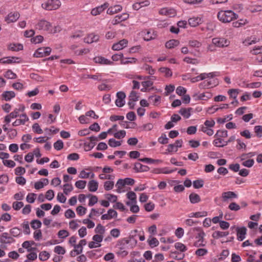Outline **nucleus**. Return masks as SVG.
<instances>
[{"mask_svg": "<svg viewBox=\"0 0 262 262\" xmlns=\"http://www.w3.org/2000/svg\"><path fill=\"white\" fill-rule=\"evenodd\" d=\"M228 137V132L226 130H219L215 134V139L213 144L216 147H223L227 145L228 142L234 141L235 139L234 136L231 137L228 141L225 139Z\"/></svg>", "mask_w": 262, "mask_h": 262, "instance_id": "f257e3e1", "label": "nucleus"}, {"mask_svg": "<svg viewBox=\"0 0 262 262\" xmlns=\"http://www.w3.org/2000/svg\"><path fill=\"white\" fill-rule=\"evenodd\" d=\"M217 17L222 23H228L237 19L238 15L232 10H221L217 13Z\"/></svg>", "mask_w": 262, "mask_h": 262, "instance_id": "f03ea898", "label": "nucleus"}, {"mask_svg": "<svg viewBox=\"0 0 262 262\" xmlns=\"http://www.w3.org/2000/svg\"><path fill=\"white\" fill-rule=\"evenodd\" d=\"M61 5V3L59 0H47L41 4V7L46 10L52 11L58 9Z\"/></svg>", "mask_w": 262, "mask_h": 262, "instance_id": "7ed1b4c3", "label": "nucleus"}, {"mask_svg": "<svg viewBox=\"0 0 262 262\" xmlns=\"http://www.w3.org/2000/svg\"><path fill=\"white\" fill-rule=\"evenodd\" d=\"M51 27H52V24L49 21L44 19L37 20L35 24L36 29L46 31L49 33L51 30Z\"/></svg>", "mask_w": 262, "mask_h": 262, "instance_id": "20e7f679", "label": "nucleus"}, {"mask_svg": "<svg viewBox=\"0 0 262 262\" xmlns=\"http://www.w3.org/2000/svg\"><path fill=\"white\" fill-rule=\"evenodd\" d=\"M33 241H25L22 244V247L25 251L29 253L27 255L28 259L25 262H33Z\"/></svg>", "mask_w": 262, "mask_h": 262, "instance_id": "39448f33", "label": "nucleus"}, {"mask_svg": "<svg viewBox=\"0 0 262 262\" xmlns=\"http://www.w3.org/2000/svg\"><path fill=\"white\" fill-rule=\"evenodd\" d=\"M212 43L216 47L225 48L228 47L230 41L224 37H215L212 39Z\"/></svg>", "mask_w": 262, "mask_h": 262, "instance_id": "423d86ee", "label": "nucleus"}, {"mask_svg": "<svg viewBox=\"0 0 262 262\" xmlns=\"http://www.w3.org/2000/svg\"><path fill=\"white\" fill-rule=\"evenodd\" d=\"M98 142V138L96 137H91L85 140L80 141L79 145H84V147H94Z\"/></svg>", "mask_w": 262, "mask_h": 262, "instance_id": "0eeeda50", "label": "nucleus"}, {"mask_svg": "<svg viewBox=\"0 0 262 262\" xmlns=\"http://www.w3.org/2000/svg\"><path fill=\"white\" fill-rule=\"evenodd\" d=\"M52 49L50 47L39 48L34 53V56L36 57H42L50 54Z\"/></svg>", "mask_w": 262, "mask_h": 262, "instance_id": "6e6552de", "label": "nucleus"}, {"mask_svg": "<svg viewBox=\"0 0 262 262\" xmlns=\"http://www.w3.org/2000/svg\"><path fill=\"white\" fill-rule=\"evenodd\" d=\"M129 17V14L126 13H123L121 14L116 15L112 20V24L115 25L119 24L120 23L127 20Z\"/></svg>", "mask_w": 262, "mask_h": 262, "instance_id": "1a4fd4ad", "label": "nucleus"}, {"mask_svg": "<svg viewBox=\"0 0 262 262\" xmlns=\"http://www.w3.org/2000/svg\"><path fill=\"white\" fill-rule=\"evenodd\" d=\"M15 241L14 238L9 235L7 232L3 233L0 235V242L3 244H11Z\"/></svg>", "mask_w": 262, "mask_h": 262, "instance_id": "9d476101", "label": "nucleus"}, {"mask_svg": "<svg viewBox=\"0 0 262 262\" xmlns=\"http://www.w3.org/2000/svg\"><path fill=\"white\" fill-rule=\"evenodd\" d=\"M128 43L127 39H123L112 46V49L114 51H119L125 48Z\"/></svg>", "mask_w": 262, "mask_h": 262, "instance_id": "9b49d317", "label": "nucleus"}, {"mask_svg": "<svg viewBox=\"0 0 262 262\" xmlns=\"http://www.w3.org/2000/svg\"><path fill=\"white\" fill-rule=\"evenodd\" d=\"M125 94L123 92H119L117 93V99L115 101L116 105L118 107H122L125 104Z\"/></svg>", "mask_w": 262, "mask_h": 262, "instance_id": "f8f14e48", "label": "nucleus"}, {"mask_svg": "<svg viewBox=\"0 0 262 262\" xmlns=\"http://www.w3.org/2000/svg\"><path fill=\"white\" fill-rule=\"evenodd\" d=\"M199 232L196 238H199L197 242L195 243V246L196 247H203L205 246V244L204 243V237L205 235V233L202 230L197 229Z\"/></svg>", "mask_w": 262, "mask_h": 262, "instance_id": "ddd939ff", "label": "nucleus"}, {"mask_svg": "<svg viewBox=\"0 0 262 262\" xmlns=\"http://www.w3.org/2000/svg\"><path fill=\"white\" fill-rule=\"evenodd\" d=\"M108 6L107 3H104L101 6H98L95 8H93L91 11V14L94 16H96L100 14L103 11H104Z\"/></svg>", "mask_w": 262, "mask_h": 262, "instance_id": "4468645a", "label": "nucleus"}, {"mask_svg": "<svg viewBox=\"0 0 262 262\" xmlns=\"http://www.w3.org/2000/svg\"><path fill=\"white\" fill-rule=\"evenodd\" d=\"M95 63L104 65H113V62L102 56H97L94 58Z\"/></svg>", "mask_w": 262, "mask_h": 262, "instance_id": "2eb2a0df", "label": "nucleus"}, {"mask_svg": "<svg viewBox=\"0 0 262 262\" xmlns=\"http://www.w3.org/2000/svg\"><path fill=\"white\" fill-rule=\"evenodd\" d=\"M237 238L239 241H243L245 238L246 234L247 229L245 227H237Z\"/></svg>", "mask_w": 262, "mask_h": 262, "instance_id": "dca6fc26", "label": "nucleus"}, {"mask_svg": "<svg viewBox=\"0 0 262 262\" xmlns=\"http://www.w3.org/2000/svg\"><path fill=\"white\" fill-rule=\"evenodd\" d=\"M19 17V14L17 12H11L5 18V20L8 23L16 21Z\"/></svg>", "mask_w": 262, "mask_h": 262, "instance_id": "f3484780", "label": "nucleus"}, {"mask_svg": "<svg viewBox=\"0 0 262 262\" xmlns=\"http://www.w3.org/2000/svg\"><path fill=\"white\" fill-rule=\"evenodd\" d=\"M19 61V58L13 56L4 57L0 59V62L3 63H18Z\"/></svg>", "mask_w": 262, "mask_h": 262, "instance_id": "a211bd4d", "label": "nucleus"}, {"mask_svg": "<svg viewBox=\"0 0 262 262\" xmlns=\"http://www.w3.org/2000/svg\"><path fill=\"white\" fill-rule=\"evenodd\" d=\"M99 39V36L94 33L90 34L84 38V41L88 43H92L94 42H97Z\"/></svg>", "mask_w": 262, "mask_h": 262, "instance_id": "6ab92c4d", "label": "nucleus"}, {"mask_svg": "<svg viewBox=\"0 0 262 262\" xmlns=\"http://www.w3.org/2000/svg\"><path fill=\"white\" fill-rule=\"evenodd\" d=\"M122 9V7L120 5H115L110 7L107 10V13L108 14L113 15L121 11Z\"/></svg>", "mask_w": 262, "mask_h": 262, "instance_id": "aec40b11", "label": "nucleus"}, {"mask_svg": "<svg viewBox=\"0 0 262 262\" xmlns=\"http://www.w3.org/2000/svg\"><path fill=\"white\" fill-rule=\"evenodd\" d=\"M24 143L21 144L20 147H30V145L28 143L32 140V136L30 134L24 135L22 137Z\"/></svg>", "mask_w": 262, "mask_h": 262, "instance_id": "412c9836", "label": "nucleus"}, {"mask_svg": "<svg viewBox=\"0 0 262 262\" xmlns=\"http://www.w3.org/2000/svg\"><path fill=\"white\" fill-rule=\"evenodd\" d=\"M82 78H90L96 81H102V74L100 73H96L95 75L83 74L82 76Z\"/></svg>", "mask_w": 262, "mask_h": 262, "instance_id": "4be33fe9", "label": "nucleus"}, {"mask_svg": "<svg viewBox=\"0 0 262 262\" xmlns=\"http://www.w3.org/2000/svg\"><path fill=\"white\" fill-rule=\"evenodd\" d=\"M237 195L232 191L225 192L222 193V198L224 202L226 201L228 199L232 198H236Z\"/></svg>", "mask_w": 262, "mask_h": 262, "instance_id": "5701e85b", "label": "nucleus"}, {"mask_svg": "<svg viewBox=\"0 0 262 262\" xmlns=\"http://www.w3.org/2000/svg\"><path fill=\"white\" fill-rule=\"evenodd\" d=\"M143 38L144 40L149 41L154 39L157 37V34L154 32L151 33L150 31H146L144 32Z\"/></svg>", "mask_w": 262, "mask_h": 262, "instance_id": "b1692460", "label": "nucleus"}, {"mask_svg": "<svg viewBox=\"0 0 262 262\" xmlns=\"http://www.w3.org/2000/svg\"><path fill=\"white\" fill-rule=\"evenodd\" d=\"M180 41L177 39H171L167 41L165 43V47L167 49H172L179 46Z\"/></svg>", "mask_w": 262, "mask_h": 262, "instance_id": "393cba45", "label": "nucleus"}, {"mask_svg": "<svg viewBox=\"0 0 262 262\" xmlns=\"http://www.w3.org/2000/svg\"><path fill=\"white\" fill-rule=\"evenodd\" d=\"M192 108H182L179 111V113L184 117V118L187 119L189 118L191 115V111H192Z\"/></svg>", "mask_w": 262, "mask_h": 262, "instance_id": "a878e982", "label": "nucleus"}, {"mask_svg": "<svg viewBox=\"0 0 262 262\" xmlns=\"http://www.w3.org/2000/svg\"><path fill=\"white\" fill-rule=\"evenodd\" d=\"M49 184V180L48 179H42L41 181L36 182L34 184V187L36 189H39L43 187L45 185H47Z\"/></svg>", "mask_w": 262, "mask_h": 262, "instance_id": "bb28decb", "label": "nucleus"}, {"mask_svg": "<svg viewBox=\"0 0 262 262\" xmlns=\"http://www.w3.org/2000/svg\"><path fill=\"white\" fill-rule=\"evenodd\" d=\"M160 73H162L164 76L167 78L171 77L172 75V72L171 70L166 67H162L159 69Z\"/></svg>", "mask_w": 262, "mask_h": 262, "instance_id": "cd10ccee", "label": "nucleus"}, {"mask_svg": "<svg viewBox=\"0 0 262 262\" xmlns=\"http://www.w3.org/2000/svg\"><path fill=\"white\" fill-rule=\"evenodd\" d=\"M202 22V19L201 18L197 17H192L188 19V23L189 25L191 27H196L201 24Z\"/></svg>", "mask_w": 262, "mask_h": 262, "instance_id": "c85d7f7f", "label": "nucleus"}, {"mask_svg": "<svg viewBox=\"0 0 262 262\" xmlns=\"http://www.w3.org/2000/svg\"><path fill=\"white\" fill-rule=\"evenodd\" d=\"M11 236L14 237H18L21 235V230L17 227L11 228L9 231Z\"/></svg>", "mask_w": 262, "mask_h": 262, "instance_id": "c756f323", "label": "nucleus"}, {"mask_svg": "<svg viewBox=\"0 0 262 262\" xmlns=\"http://www.w3.org/2000/svg\"><path fill=\"white\" fill-rule=\"evenodd\" d=\"M159 13L161 14L167 16L174 15L176 14V12L174 9H168L166 8L161 9Z\"/></svg>", "mask_w": 262, "mask_h": 262, "instance_id": "7c9ffc66", "label": "nucleus"}, {"mask_svg": "<svg viewBox=\"0 0 262 262\" xmlns=\"http://www.w3.org/2000/svg\"><path fill=\"white\" fill-rule=\"evenodd\" d=\"M98 187V183L95 180H91L89 182L88 188L89 191L91 192L96 191Z\"/></svg>", "mask_w": 262, "mask_h": 262, "instance_id": "2f4dec72", "label": "nucleus"}, {"mask_svg": "<svg viewBox=\"0 0 262 262\" xmlns=\"http://www.w3.org/2000/svg\"><path fill=\"white\" fill-rule=\"evenodd\" d=\"M15 94L13 91H6L2 94L3 98L6 101H9L12 98H14Z\"/></svg>", "mask_w": 262, "mask_h": 262, "instance_id": "473e14b6", "label": "nucleus"}, {"mask_svg": "<svg viewBox=\"0 0 262 262\" xmlns=\"http://www.w3.org/2000/svg\"><path fill=\"white\" fill-rule=\"evenodd\" d=\"M189 198L190 202L192 204H195L201 201V198L200 196L195 193H190Z\"/></svg>", "mask_w": 262, "mask_h": 262, "instance_id": "72a5a7b5", "label": "nucleus"}, {"mask_svg": "<svg viewBox=\"0 0 262 262\" xmlns=\"http://www.w3.org/2000/svg\"><path fill=\"white\" fill-rule=\"evenodd\" d=\"M9 49L13 51H19L23 49V46L21 43H12L9 46Z\"/></svg>", "mask_w": 262, "mask_h": 262, "instance_id": "f704fd0d", "label": "nucleus"}, {"mask_svg": "<svg viewBox=\"0 0 262 262\" xmlns=\"http://www.w3.org/2000/svg\"><path fill=\"white\" fill-rule=\"evenodd\" d=\"M229 234L228 232H222L216 231L212 233V237L214 238L218 239L219 238L226 236Z\"/></svg>", "mask_w": 262, "mask_h": 262, "instance_id": "c9c22d12", "label": "nucleus"}, {"mask_svg": "<svg viewBox=\"0 0 262 262\" xmlns=\"http://www.w3.org/2000/svg\"><path fill=\"white\" fill-rule=\"evenodd\" d=\"M233 116L232 114H229L224 116V118H218L217 119V122L219 124H224L227 121H230L232 119Z\"/></svg>", "mask_w": 262, "mask_h": 262, "instance_id": "e433bc0d", "label": "nucleus"}, {"mask_svg": "<svg viewBox=\"0 0 262 262\" xmlns=\"http://www.w3.org/2000/svg\"><path fill=\"white\" fill-rule=\"evenodd\" d=\"M139 160L142 162H146L147 163H154V164H156L161 163L162 162V160H158V159L156 160V159H153L149 158H144L143 159H139Z\"/></svg>", "mask_w": 262, "mask_h": 262, "instance_id": "4c0bfd02", "label": "nucleus"}, {"mask_svg": "<svg viewBox=\"0 0 262 262\" xmlns=\"http://www.w3.org/2000/svg\"><path fill=\"white\" fill-rule=\"evenodd\" d=\"M137 61V59L135 58H123L121 60L122 64H128L135 63Z\"/></svg>", "mask_w": 262, "mask_h": 262, "instance_id": "58836bf2", "label": "nucleus"}, {"mask_svg": "<svg viewBox=\"0 0 262 262\" xmlns=\"http://www.w3.org/2000/svg\"><path fill=\"white\" fill-rule=\"evenodd\" d=\"M238 93V89H230L228 91V93L230 97L235 99L236 103H237L236 98L237 97Z\"/></svg>", "mask_w": 262, "mask_h": 262, "instance_id": "ea45409f", "label": "nucleus"}, {"mask_svg": "<svg viewBox=\"0 0 262 262\" xmlns=\"http://www.w3.org/2000/svg\"><path fill=\"white\" fill-rule=\"evenodd\" d=\"M141 84L143 88L141 89V91L145 92L148 88L152 85L153 82L150 80H147L142 82Z\"/></svg>", "mask_w": 262, "mask_h": 262, "instance_id": "a19ab883", "label": "nucleus"}, {"mask_svg": "<svg viewBox=\"0 0 262 262\" xmlns=\"http://www.w3.org/2000/svg\"><path fill=\"white\" fill-rule=\"evenodd\" d=\"M21 227L23 229V232L25 234H29L30 233V229L29 223L28 221H25L21 225Z\"/></svg>", "mask_w": 262, "mask_h": 262, "instance_id": "79ce46f5", "label": "nucleus"}, {"mask_svg": "<svg viewBox=\"0 0 262 262\" xmlns=\"http://www.w3.org/2000/svg\"><path fill=\"white\" fill-rule=\"evenodd\" d=\"M149 100H151L154 105H158L160 102L161 97L159 96H151L149 97Z\"/></svg>", "mask_w": 262, "mask_h": 262, "instance_id": "37998d69", "label": "nucleus"}, {"mask_svg": "<svg viewBox=\"0 0 262 262\" xmlns=\"http://www.w3.org/2000/svg\"><path fill=\"white\" fill-rule=\"evenodd\" d=\"M201 130L208 136H212L214 133L213 130L211 127L204 126V125L201 126Z\"/></svg>", "mask_w": 262, "mask_h": 262, "instance_id": "c03bdc74", "label": "nucleus"}, {"mask_svg": "<svg viewBox=\"0 0 262 262\" xmlns=\"http://www.w3.org/2000/svg\"><path fill=\"white\" fill-rule=\"evenodd\" d=\"M135 168L137 171H147L149 169V168L147 166L143 165L139 163L135 164Z\"/></svg>", "mask_w": 262, "mask_h": 262, "instance_id": "a18cd8bd", "label": "nucleus"}, {"mask_svg": "<svg viewBox=\"0 0 262 262\" xmlns=\"http://www.w3.org/2000/svg\"><path fill=\"white\" fill-rule=\"evenodd\" d=\"M174 247L177 250L182 252L187 250V247L183 244L180 242L176 243L174 244Z\"/></svg>", "mask_w": 262, "mask_h": 262, "instance_id": "49530a36", "label": "nucleus"}, {"mask_svg": "<svg viewBox=\"0 0 262 262\" xmlns=\"http://www.w3.org/2000/svg\"><path fill=\"white\" fill-rule=\"evenodd\" d=\"M105 229L104 227L100 224H98L95 229V232L97 233V234L103 235V234L105 233Z\"/></svg>", "mask_w": 262, "mask_h": 262, "instance_id": "de8ad7c7", "label": "nucleus"}, {"mask_svg": "<svg viewBox=\"0 0 262 262\" xmlns=\"http://www.w3.org/2000/svg\"><path fill=\"white\" fill-rule=\"evenodd\" d=\"M4 77L7 79H14L17 78L16 75L11 70H8L4 74Z\"/></svg>", "mask_w": 262, "mask_h": 262, "instance_id": "09e8293b", "label": "nucleus"}, {"mask_svg": "<svg viewBox=\"0 0 262 262\" xmlns=\"http://www.w3.org/2000/svg\"><path fill=\"white\" fill-rule=\"evenodd\" d=\"M25 107L23 106L21 108L17 109L16 108L13 112H11L8 116L11 118H15L19 116V113L20 111H23Z\"/></svg>", "mask_w": 262, "mask_h": 262, "instance_id": "8fccbe9b", "label": "nucleus"}, {"mask_svg": "<svg viewBox=\"0 0 262 262\" xmlns=\"http://www.w3.org/2000/svg\"><path fill=\"white\" fill-rule=\"evenodd\" d=\"M88 196L90 198L89 202V206H92L97 203L98 198L96 195L89 194Z\"/></svg>", "mask_w": 262, "mask_h": 262, "instance_id": "3c124183", "label": "nucleus"}, {"mask_svg": "<svg viewBox=\"0 0 262 262\" xmlns=\"http://www.w3.org/2000/svg\"><path fill=\"white\" fill-rule=\"evenodd\" d=\"M108 144L111 147H116L120 146L121 144L120 141H116L115 139L112 138L109 140Z\"/></svg>", "mask_w": 262, "mask_h": 262, "instance_id": "603ef678", "label": "nucleus"}, {"mask_svg": "<svg viewBox=\"0 0 262 262\" xmlns=\"http://www.w3.org/2000/svg\"><path fill=\"white\" fill-rule=\"evenodd\" d=\"M73 189V187L71 184H66L63 185V192L68 195Z\"/></svg>", "mask_w": 262, "mask_h": 262, "instance_id": "864d4df0", "label": "nucleus"}, {"mask_svg": "<svg viewBox=\"0 0 262 262\" xmlns=\"http://www.w3.org/2000/svg\"><path fill=\"white\" fill-rule=\"evenodd\" d=\"M114 183L113 181H107L104 184V188L105 190L108 191L112 189L114 187Z\"/></svg>", "mask_w": 262, "mask_h": 262, "instance_id": "5fc2aeb1", "label": "nucleus"}, {"mask_svg": "<svg viewBox=\"0 0 262 262\" xmlns=\"http://www.w3.org/2000/svg\"><path fill=\"white\" fill-rule=\"evenodd\" d=\"M189 45L192 48H198L202 46V43L196 40H191L189 41Z\"/></svg>", "mask_w": 262, "mask_h": 262, "instance_id": "6e6d98bb", "label": "nucleus"}, {"mask_svg": "<svg viewBox=\"0 0 262 262\" xmlns=\"http://www.w3.org/2000/svg\"><path fill=\"white\" fill-rule=\"evenodd\" d=\"M251 53L253 55L262 54V46H255L251 50Z\"/></svg>", "mask_w": 262, "mask_h": 262, "instance_id": "4d7b16f0", "label": "nucleus"}, {"mask_svg": "<svg viewBox=\"0 0 262 262\" xmlns=\"http://www.w3.org/2000/svg\"><path fill=\"white\" fill-rule=\"evenodd\" d=\"M98 89L99 91H110L112 89V86L110 85L106 84L105 83H102L98 85Z\"/></svg>", "mask_w": 262, "mask_h": 262, "instance_id": "13d9d810", "label": "nucleus"}, {"mask_svg": "<svg viewBox=\"0 0 262 262\" xmlns=\"http://www.w3.org/2000/svg\"><path fill=\"white\" fill-rule=\"evenodd\" d=\"M204 181L202 180H197L193 182V186L195 189H199L203 186Z\"/></svg>", "mask_w": 262, "mask_h": 262, "instance_id": "bf43d9fd", "label": "nucleus"}, {"mask_svg": "<svg viewBox=\"0 0 262 262\" xmlns=\"http://www.w3.org/2000/svg\"><path fill=\"white\" fill-rule=\"evenodd\" d=\"M209 86V88H213L218 84V82L216 79H208L206 80Z\"/></svg>", "mask_w": 262, "mask_h": 262, "instance_id": "052dcab7", "label": "nucleus"}, {"mask_svg": "<svg viewBox=\"0 0 262 262\" xmlns=\"http://www.w3.org/2000/svg\"><path fill=\"white\" fill-rule=\"evenodd\" d=\"M86 182L83 180H79L75 183V186L79 189H84L86 186Z\"/></svg>", "mask_w": 262, "mask_h": 262, "instance_id": "680f3d73", "label": "nucleus"}, {"mask_svg": "<svg viewBox=\"0 0 262 262\" xmlns=\"http://www.w3.org/2000/svg\"><path fill=\"white\" fill-rule=\"evenodd\" d=\"M127 198L130 200L133 203H136V194L133 191H129L127 194Z\"/></svg>", "mask_w": 262, "mask_h": 262, "instance_id": "e2e57ef3", "label": "nucleus"}, {"mask_svg": "<svg viewBox=\"0 0 262 262\" xmlns=\"http://www.w3.org/2000/svg\"><path fill=\"white\" fill-rule=\"evenodd\" d=\"M126 132L124 130L116 132L114 134V136L117 139L123 138L125 137Z\"/></svg>", "mask_w": 262, "mask_h": 262, "instance_id": "0e129e2a", "label": "nucleus"}, {"mask_svg": "<svg viewBox=\"0 0 262 262\" xmlns=\"http://www.w3.org/2000/svg\"><path fill=\"white\" fill-rule=\"evenodd\" d=\"M50 254L47 251H42L39 254V258L40 260L45 261L49 257Z\"/></svg>", "mask_w": 262, "mask_h": 262, "instance_id": "69168bd1", "label": "nucleus"}, {"mask_svg": "<svg viewBox=\"0 0 262 262\" xmlns=\"http://www.w3.org/2000/svg\"><path fill=\"white\" fill-rule=\"evenodd\" d=\"M175 89L174 85L172 84H169L166 85L165 90V95L168 96L169 94L174 91Z\"/></svg>", "mask_w": 262, "mask_h": 262, "instance_id": "338daca9", "label": "nucleus"}, {"mask_svg": "<svg viewBox=\"0 0 262 262\" xmlns=\"http://www.w3.org/2000/svg\"><path fill=\"white\" fill-rule=\"evenodd\" d=\"M254 130L258 137H262V125H256L254 127Z\"/></svg>", "mask_w": 262, "mask_h": 262, "instance_id": "774afa93", "label": "nucleus"}]
</instances>
